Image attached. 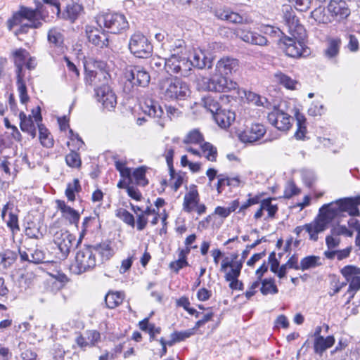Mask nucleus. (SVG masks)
I'll list each match as a JSON object with an SVG mask.
<instances>
[{"label": "nucleus", "mask_w": 360, "mask_h": 360, "mask_svg": "<svg viewBox=\"0 0 360 360\" xmlns=\"http://www.w3.org/2000/svg\"><path fill=\"white\" fill-rule=\"evenodd\" d=\"M44 6L38 4L34 9L20 6L18 11L14 12L11 18L7 20V27L11 30L14 26L21 25L15 32V35L26 34L30 28L37 29L42 22L37 20V16L44 13Z\"/></svg>", "instance_id": "obj_1"}, {"label": "nucleus", "mask_w": 360, "mask_h": 360, "mask_svg": "<svg viewBox=\"0 0 360 360\" xmlns=\"http://www.w3.org/2000/svg\"><path fill=\"white\" fill-rule=\"evenodd\" d=\"M290 36L280 39L279 46L285 54L292 58L307 57L310 54V49L302 41L305 37V30L300 24H296L295 27H289Z\"/></svg>", "instance_id": "obj_2"}, {"label": "nucleus", "mask_w": 360, "mask_h": 360, "mask_svg": "<svg viewBox=\"0 0 360 360\" xmlns=\"http://www.w3.org/2000/svg\"><path fill=\"white\" fill-rule=\"evenodd\" d=\"M124 91L131 94L139 87H146L150 81L149 72L141 65H127L124 70Z\"/></svg>", "instance_id": "obj_3"}, {"label": "nucleus", "mask_w": 360, "mask_h": 360, "mask_svg": "<svg viewBox=\"0 0 360 360\" xmlns=\"http://www.w3.org/2000/svg\"><path fill=\"white\" fill-rule=\"evenodd\" d=\"M159 86L165 99L184 100L190 93L188 84L177 77L162 79Z\"/></svg>", "instance_id": "obj_4"}, {"label": "nucleus", "mask_w": 360, "mask_h": 360, "mask_svg": "<svg viewBox=\"0 0 360 360\" xmlns=\"http://www.w3.org/2000/svg\"><path fill=\"white\" fill-rule=\"evenodd\" d=\"M204 90L215 92H228L238 89L236 82L222 75H215L211 78L203 77L199 84Z\"/></svg>", "instance_id": "obj_5"}, {"label": "nucleus", "mask_w": 360, "mask_h": 360, "mask_svg": "<svg viewBox=\"0 0 360 360\" xmlns=\"http://www.w3.org/2000/svg\"><path fill=\"white\" fill-rule=\"evenodd\" d=\"M96 265V255L93 245H84L76 253L75 273L81 274L93 269Z\"/></svg>", "instance_id": "obj_6"}, {"label": "nucleus", "mask_w": 360, "mask_h": 360, "mask_svg": "<svg viewBox=\"0 0 360 360\" xmlns=\"http://www.w3.org/2000/svg\"><path fill=\"white\" fill-rule=\"evenodd\" d=\"M128 48L133 56L139 58H148L153 52L151 43L140 32H136L130 37Z\"/></svg>", "instance_id": "obj_7"}, {"label": "nucleus", "mask_w": 360, "mask_h": 360, "mask_svg": "<svg viewBox=\"0 0 360 360\" xmlns=\"http://www.w3.org/2000/svg\"><path fill=\"white\" fill-rule=\"evenodd\" d=\"M101 26L107 29L108 32L112 34H120L129 28V22L122 13H108L100 16L97 20Z\"/></svg>", "instance_id": "obj_8"}, {"label": "nucleus", "mask_w": 360, "mask_h": 360, "mask_svg": "<svg viewBox=\"0 0 360 360\" xmlns=\"http://www.w3.org/2000/svg\"><path fill=\"white\" fill-rule=\"evenodd\" d=\"M327 11L330 13L333 22H344L350 15L351 11L345 0H330Z\"/></svg>", "instance_id": "obj_9"}, {"label": "nucleus", "mask_w": 360, "mask_h": 360, "mask_svg": "<svg viewBox=\"0 0 360 360\" xmlns=\"http://www.w3.org/2000/svg\"><path fill=\"white\" fill-rule=\"evenodd\" d=\"M97 101L104 109L112 111L117 105V96L108 84L102 83L101 86L95 89Z\"/></svg>", "instance_id": "obj_10"}, {"label": "nucleus", "mask_w": 360, "mask_h": 360, "mask_svg": "<svg viewBox=\"0 0 360 360\" xmlns=\"http://www.w3.org/2000/svg\"><path fill=\"white\" fill-rule=\"evenodd\" d=\"M75 240V237L68 231L60 230L55 233L53 242L60 250V259H65L68 257Z\"/></svg>", "instance_id": "obj_11"}, {"label": "nucleus", "mask_w": 360, "mask_h": 360, "mask_svg": "<svg viewBox=\"0 0 360 360\" xmlns=\"http://www.w3.org/2000/svg\"><path fill=\"white\" fill-rule=\"evenodd\" d=\"M267 120L269 122L280 131H286L292 126L290 120L291 116L282 110H274L268 114Z\"/></svg>", "instance_id": "obj_12"}, {"label": "nucleus", "mask_w": 360, "mask_h": 360, "mask_svg": "<svg viewBox=\"0 0 360 360\" xmlns=\"http://www.w3.org/2000/svg\"><path fill=\"white\" fill-rule=\"evenodd\" d=\"M234 34L243 41L253 45L266 46L268 44V40L264 36L243 27L235 29Z\"/></svg>", "instance_id": "obj_13"}, {"label": "nucleus", "mask_w": 360, "mask_h": 360, "mask_svg": "<svg viewBox=\"0 0 360 360\" xmlns=\"http://www.w3.org/2000/svg\"><path fill=\"white\" fill-rule=\"evenodd\" d=\"M165 65L172 72L180 73L183 76H186L192 66L190 58L188 59L183 55L179 58H168L165 61Z\"/></svg>", "instance_id": "obj_14"}, {"label": "nucleus", "mask_w": 360, "mask_h": 360, "mask_svg": "<svg viewBox=\"0 0 360 360\" xmlns=\"http://www.w3.org/2000/svg\"><path fill=\"white\" fill-rule=\"evenodd\" d=\"M86 33L89 41L94 46L101 49L108 46L109 41L108 36L104 30H102L101 25L100 28L86 26Z\"/></svg>", "instance_id": "obj_15"}, {"label": "nucleus", "mask_w": 360, "mask_h": 360, "mask_svg": "<svg viewBox=\"0 0 360 360\" xmlns=\"http://www.w3.org/2000/svg\"><path fill=\"white\" fill-rule=\"evenodd\" d=\"M32 113L37 124L39 133V140L41 145L46 148H51L53 146V140L48 129L41 123L42 121V116L40 107L38 106L36 110H32Z\"/></svg>", "instance_id": "obj_16"}, {"label": "nucleus", "mask_w": 360, "mask_h": 360, "mask_svg": "<svg viewBox=\"0 0 360 360\" xmlns=\"http://www.w3.org/2000/svg\"><path fill=\"white\" fill-rule=\"evenodd\" d=\"M266 133V128L262 124H252L240 134L239 139L244 143H253L260 139Z\"/></svg>", "instance_id": "obj_17"}, {"label": "nucleus", "mask_w": 360, "mask_h": 360, "mask_svg": "<svg viewBox=\"0 0 360 360\" xmlns=\"http://www.w3.org/2000/svg\"><path fill=\"white\" fill-rule=\"evenodd\" d=\"M101 341V333L96 330H88L84 335H79L77 337L75 342L83 350L86 347H95Z\"/></svg>", "instance_id": "obj_18"}, {"label": "nucleus", "mask_w": 360, "mask_h": 360, "mask_svg": "<svg viewBox=\"0 0 360 360\" xmlns=\"http://www.w3.org/2000/svg\"><path fill=\"white\" fill-rule=\"evenodd\" d=\"M85 82L86 84L96 88L100 87L99 83L107 84L110 75L103 70L99 71L88 70L85 68Z\"/></svg>", "instance_id": "obj_19"}, {"label": "nucleus", "mask_w": 360, "mask_h": 360, "mask_svg": "<svg viewBox=\"0 0 360 360\" xmlns=\"http://www.w3.org/2000/svg\"><path fill=\"white\" fill-rule=\"evenodd\" d=\"M215 15L221 20H226L234 24L247 23V18L243 17L238 13L233 12L229 8H219L216 10Z\"/></svg>", "instance_id": "obj_20"}, {"label": "nucleus", "mask_w": 360, "mask_h": 360, "mask_svg": "<svg viewBox=\"0 0 360 360\" xmlns=\"http://www.w3.org/2000/svg\"><path fill=\"white\" fill-rule=\"evenodd\" d=\"M199 193L197 186L194 184L190 186L189 191L185 194L184 198L183 210L186 212H191L193 207L199 202Z\"/></svg>", "instance_id": "obj_21"}, {"label": "nucleus", "mask_w": 360, "mask_h": 360, "mask_svg": "<svg viewBox=\"0 0 360 360\" xmlns=\"http://www.w3.org/2000/svg\"><path fill=\"white\" fill-rule=\"evenodd\" d=\"M339 202L342 212H346L353 217L360 215V212L357 207L359 205V197L345 198L339 199Z\"/></svg>", "instance_id": "obj_22"}, {"label": "nucleus", "mask_w": 360, "mask_h": 360, "mask_svg": "<svg viewBox=\"0 0 360 360\" xmlns=\"http://www.w3.org/2000/svg\"><path fill=\"white\" fill-rule=\"evenodd\" d=\"M238 67V60L231 58H221L216 65V69L218 73L224 76L235 72Z\"/></svg>", "instance_id": "obj_23"}, {"label": "nucleus", "mask_w": 360, "mask_h": 360, "mask_svg": "<svg viewBox=\"0 0 360 360\" xmlns=\"http://www.w3.org/2000/svg\"><path fill=\"white\" fill-rule=\"evenodd\" d=\"M28 56L29 52L22 48L15 49L12 52L11 56L13 60L14 65L16 68V76L25 75L23 67Z\"/></svg>", "instance_id": "obj_24"}, {"label": "nucleus", "mask_w": 360, "mask_h": 360, "mask_svg": "<svg viewBox=\"0 0 360 360\" xmlns=\"http://www.w3.org/2000/svg\"><path fill=\"white\" fill-rule=\"evenodd\" d=\"M20 258L21 262H27L34 264H39L44 262L45 253L43 250L34 248L32 252L20 251Z\"/></svg>", "instance_id": "obj_25"}, {"label": "nucleus", "mask_w": 360, "mask_h": 360, "mask_svg": "<svg viewBox=\"0 0 360 360\" xmlns=\"http://www.w3.org/2000/svg\"><path fill=\"white\" fill-rule=\"evenodd\" d=\"M190 60L192 66L198 69L211 68L212 66V60L207 58L201 50L194 51L190 57Z\"/></svg>", "instance_id": "obj_26"}, {"label": "nucleus", "mask_w": 360, "mask_h": 360, "mask_svg": "<svg viewBox=\"0 0 360 360\" xmlns=\"http://www.w3.org/2000/svg\"><path fill=\"white\" fill-rule=\"evenodd\" d=\"M83 6L76 2H72L66 6L65 10L62 13L61 18L73 23L79 18L83 11Z\"/></svg>", "instance_id": "obj_27"}, {"label": "nucleus", "mask_w": 360, "mask_h": 360, "mask_svg": "<svg viewBox=\"0 0 360 360\" xmlns=\"http://www.w3.org/2000/svg\"><path fill=\"white\" fill-rule=\"evenodd\" d=\"M235 117L234 112L221 108L213 115L214 120L221 128L229 127L235 120Z\"/></svg>", "instance_id": "obj_28"}, {"label": "nucleus", "mask_w": 360, "mask_h": 360, "mask_svg": "<svg viewBox=\"0 0 360 360\" xmlns=\"http://www.w3.org/2000/svg\"><path fill=\"white\" fill-rule=\"evenodd\" d=\"M335 340L333 335H328L326 338L319 337L314 339V352L322 356L323 352L330 348L335 344Z\"/></svg>", "instance_id": "obj_29"}, {"label": "nucleus", "mask_w": 360, "mask_h": 360, "mask_svg": "<svg viewBox=\"0 0 360 360\" xmlns=\"http://www.w3.org/2000/svg\"><path fill=\"white\" fill-rule=\"evenodd\" d=\"M20 127L23 132H26L34 139L37 136V130L31 115L27 117L24 112L19 113Z\"/></svg>", "instance_id": "obj_30"}, {"label": "nucleus", "mask_w": 360, "mask_h": 360, "mask_svg": "<svg viewBox=\"0 0 360 360\" xmlns=\"http://www.w3.org/2000/svg\"><path fill=\"white\" fill-rule=\"evenodd\" d=\"M143 110L146 114L153 117L161 118L165 115L162 106L153 99L146 101Z\"/></svg>", "instance_id": "obj_31"}, {"label": "nucleus", "mask_w": 360, "mask_h": 360, "mask_svg": "<svg viewBox=\"0 0 360 360\" xmlns=\"http://www.w3.org/2000/svg\"><path fill=\"white\" fill-rule=\"evenodd\" d=\"M339 200L335 202L324 205L320 209V213L323 217L333 220L335 217L342 213Z\"/></svg>", "instance_id": "obj_32"}, {"label": "nucleus", "mask_w": 360, "mask_h": 360, "mask_svg": "<svg viewBox=\"0 0 360 360\" xmlns=\"http://www.w3.org/2000/svg\"><path fill=\"white\" fill-rule=\"evenodd\" d=\"M124 297L125 295L123 292L109 291L105 296V302L106 307L109 309L116 308L122 303Z\"/></svg>", "instance_id": "obj_33"}, {"label": "nucleus", "mask_w": 360, "mask_h": 360, "mask_svg": "<svg viewBox=\"0 0 360 360\" xmlns=\"http://www.w3.org/2000/svg\"><path fill=\"white\" fill-rule=\"evenodd\" d=\"M295 118L297 122V130L294 136L297 140H304L307 131L305 116L297 110L295 113Z\"/></svg>", "instance_id": "obj_34"}, {"label": "nucleus", "mask_w": 360, "mask_h": 360, "mask_svg": "<svg viewBox=\"0 0 360 360\" xmlns=\"http://www.w3.org/2000/svg\"><path fill=\"white\" fill-rule=\"evenodd\" d=\"M310 15L311 18L314 19V20L319 24H329L333 22L330 13L326 11L325 7L321 6L311 11Z\"/></svg>", "instance_id": "obj_35"}, {"label": "nucleus", "mask_w": 360, "mask_h": 360, "mask_svg": "<svg viewBox=\"0 0 360 360\" xmlns=\"http://www.w3.org/2000/svg\"><path fill=\"white\" fill-rule=\"evenodd\" d=\"M47 40L51 47H60L63 44L64 38L58 28L53 27L48 32Z\"/></svg>", "instance_id": "obj_36"}, {"label": "nucleus", "mask_w": 360, "mask_h": 360, "mask_svg": "<svg viewBox=\"0 0 360 360\" xmlns=\"http://www.w3.org/2000/svg\"><path fill=\"white\" fill-rule=\"evenodd\" d=\"M38 4H41L44 6V13L41 16L45 15V13H49V9L51 10L52 14H56L58 17H60V3L58 0H42V2L37 1L36 6Z\"/></svg>", "instance_id": "obj_37"}, {"label": "nucleus", "mask_w": 360, "mask_h": 360, "mask_svg": "<svg viewBox=\"0 0 360 360\" xmlns=\"http://www.w3.org/2000/svg\"><path fill=\"white\" fill-rule=\"evenodd\" d=\"M186 50V43L183 39H177L169 45L170 56L169 58H179L184 55Z\"/></svg>", "instance_id": "obj_38"}, {"label": "nucleus", "mask_w": 360, "mask_h": 360, "mask_svg": "<svg viewBox=\"0 0 360 360\" xmlns=\"http://www.w3.org/2000/svg\"><path fill=\"white\" fill-rule=\"evenodd\" d=\"M95 255L98 253L103 259H109L113 255V250L110 247V241H105L96 245H93Z\"/></svg>", "instance_id": "obj_39"}, {"label": "nucleus", "mask_w": 360, "mask_h": 360, "mask_svg": "<svg viewBox=\"0 0 360 360\" xmlns=\"http://www.w3.org/2000/svg\"><path fill=\"white\" fill-rule=\"evenodd\" d=\"M262 286L260 288V292L263 295H267L269 294L275 295L278 292V289L275 284L274 278H264L260 281Z\"/></svg>", "instance_id": "obj_40"}, {"label": "nucleus", "mask_w": 360, "mask_h": 360, "mask_svg": "<svg viewBox=\"0 0 360 360\" xmlns=\"http://www.w3.org/2000/svg\"><path fill=\"white\" fill-rule=\"evenodd\" d=\"M245 96L249 103H251L257 106H262L266 108H269L271 105V103L265 97H262L252 91L245 93Z\"/></svg>", "instance_id": "obj_41"}, {"label": "nucleus", "mask_w": 360, "mask_h": 360, "mask_svg": "<svg viewBox=\"0 0 360 360\" xmlns=\"http://www.w3.org/2000/svg\"><path fill=\"white\" fill-rule=\"evenodd\" d=\"M261 31L271 37L277 41L278 44H280V39L283 37H285V34L278 28V27L271 26L269 25H265L262 26Z\"/></svg>", "instance_id": "obj_42"}, {"label": "nucleus", "mask_w": 360, "mask_h": 360, "mask_svg": "<svg viewBox=\"0 0 360 360\" xmlns=\"http://www.w3.org/2000/svg\"><path fill=\"white\" fill-rule=\"evenodd\" d=\"M146 169L147 167L146 166H141L134 170L132 176L136 185L146 186L148 184V180L146 178Z\"/></svg>", "instance_id": "obj_43"}, {"label": "nucleus", "mask_w": 360, "mask_h": 360, "mask_svg": "<svg viewBox=\"0 0 360 360\" xmlns=\"http://www.w3.org/2000/svg\"><path fill=\"white\" fill-rule=\"evenodd\" d=\"M320 257L319 256L310 255L304 257L300 261V269L302 271L321 266Z\"/></svg>", "instance_id": "obj_44"}, {"label": "nucleus", "mask_w": 360, "mask_h": 360, "mask_svg": "<svg viewBox=\"0 0 360 360\" xmlns=\"http://www.w3.org/2000/svg\"><path fill=\"white\" fill-rule=\"evenodd\" d=\"M18 255L11 250H6L0 253V264L5 268L11 266L16 260Z\"/></svg>", "instance_id": "obj_45"}, {"label": "nucleus", "mask_w": 360, "mask_h": 360, "mask_svg": "<svg viewBox=\"0 0 360 360\" xmlns=\"http://www.w3.org/2000/svg\"><path fill=\"white\" fill-rule=\"evenodd\" d=\"M202 105L212 115H214L221 108L218 101L211 96H205L202 100Z\"/></svg>", "instance_id": "obj_46"}, {"label": "nucleus", "mask_w": 360, "mask_h": 360, "mask_svg": "<svg viewBox=\"0 0 360 360\" xmlns=\"http://www.w3.org/2000/svg\"><path fill=\"white\" fill-rule=\"evenodd\" d=\"M81 189L79 181L77 179H74L72 183H68L65 192L68 200L74 201L75 200V193H79Z\"/></svg>", "instance_id": "obj_47"}, {"label": "nucleus", "mask_w": 360, "mask_h": 360, "mask_svg": "<svg viewBox=\"0 0 360 360\" xmlns=\"http://www.w3.org/2000/svg\"><path fill=\"white\" fill-rule=\"evenodd\" d=\"M25 75L16 76V84L19 91L20 100L22 103H26L29 101V96L27 93V86L24 82Z\"/></svg>", "instance_id": "obj_48"}, {"label": "nucleus", "mask_w": 360, "mask_h": 360, "mask_svg": "<svg viewBox=\"0 0 360 360\" xmlns=\"http://www.w3.org/2000/svg\"><path fill=\"white\" fill-rule=\"evenodd\" d=\"M275 77L279 82V83L283 85L285 88L291 90L296 89V84H297V82L296 80L292 79L289 76L282 72H279L276 73L275 75Z\"/></svg>", "instance_id": "obj_49"}, {"label": "nucleus", "mask_w": 360, "mask_h": 360, "mask_svg": "<svg viewBox=\"0 0 360 360\" xmlns=\"http://www.w3.org/2000/svg\"><path fill=\"white\" fill-rule=\"evenodd\" d=\"M275 200L273 198H268L261 201L262 209L266 210L268 212V217L270 218L274 217L276 213L278 211V207L276 205H273L271 201Z\"/></svg>", "instance_id": "obj_50"}, {"label": "nucleus", "mask_w": 360, "mask_h": 360, "mask_svg": "<svg viewBox=\"0 0 360 360\" xmlns=\"http://www.w3.org/2000/svg\"><path fill=\"white\" fill-rule=\"evenodd\" d=\"M202 141L203 136L198 129L191 131L184 140V143L199 144Z\"/></svg>", "instance_id": "obj_51"}, {"label": "nucleus", "mask_w": 360, "mask_h": 360, "mask_svg": "<svg viewBox=\"0 0 360 360\" xmlns=\"http://www.w3.org/2000/svg\"><path fill=\"white\" fill-rule=\"evenodd\" d=\"M65 162L69 167L74 168L79 167L82 164L79 154L73 150L65 156Z\"/></svg>", "instance_id": "obj_52"}, {"label": "nucleus", "mask_w": 360, "mask_h": 360, "mask_svg": "<svg viewBox=\"0 0 360 360\" xmlns=\"http://www.w3.org/2000/svg\"><path fill=\"white\" fill-rule=\"evenodd\" d=\"M340 44V39H333L329 41L328 46L325 51V54L328 58H333L338 55Z\"/></svg>", "instance_id": "obj_53"}, {"label": "nucleus", "mask_w": 360, "mask_h": 360, "mask_svg": "<svg viewBox=\"0 0 360 360\" xmlns=\"http://www.w3.org/2000/svg\"><path fill=\"white\" fill-rule=\"evenodd\" d=\"M63 216L68 220L70 224L76 226H77L80 219L79 213L71 207H70L65 213H63Z\"/></svg>", "instance_id": "obj_54"}, {"label": "nucleus", "mask_w": 360, "mask_h": 360, "mask_svg": "<svg viewBox=\"0 0 360 360\" xmlns=\"http://www.w3.org/2000/svg\"><path fill=\"white\" fill-rule=\"evenodd\" d=\"M349 285L347 290V292L350 293L349 299L354 297L355 293L360 289V276H354L349 280Z\"/></svg>", "instance_id": "obj_55"}, {"label": "nucleus", "mask_w": 360, "mask_h": 360, "mask_svg": "<svg viewBox=\"0 0 360 360\" xmlns=\"http://www.w3.org/2000/svg\"><path fill=\"white\" fill-rule=\"evenodd\" d=\"M201 148L203 152H208L206 155V158L208 160L212 162L216 161L217 151L215 147L209 142H205L201 145Z\"/></svg>", "instance_id": "obj_56"}, {"label": "nucleus", "mask_w": 360, "mask_h": 360, "mask_svg": "<svg viewBox=\"0 0 360 360\" xmlns=\"http://www.w3.org/2000/svg\"><path fill=\"white\" fill-rule=\"evenodd\" d=\"M341 274L344 277H345L347 281H349L352 277L360 274V268L352 265H347L341 269Z\"/></svg>", "instance_id": "obj_57"}, {"label": "nucleus", "mask_w": 360, "mask_h": 360, "mask_svg": "<svg viewBox=\"0 0 360 360\" xmlns=\"http://www.w3.org/2000/svg\"><path fill=\"white\" fill-rule=\"evenodd\" d=\"M117 216L120 218L124 223L131 226V227H134L135 226V219L134 217L132 214H131L129 211L124 209H120Z\"/></svg>", "instance_id": "obj_58"}, {"label": "nucleus", "mask_w": 360, "mask_h": 360, "mask_svg": "<svg viewBox=\"0 0 360 360\" xmlns=\"http://www.w3.org/2000/svg\"><path fill=\"white\" fill-rule=\"evenodd\" d=\"M268 271V265L264 262L257 270L256 274L257 275V280L253 282L251 285L252 289H256L260 285V281H262V277Z\"/></svg>", "instance_id": "obj_59"}, {"label": "nucleus", "mask_w": 360, "mask_h": 360, "mask_svg": "<svg viewBox=\"0 0 360 360\" xmlns=\"http://www.w3.org/2000/svg\"><path fill=\"white\" fill-rule=\"evenodd\" d=\"M8 227L14 233L20 230L18 225V215L13 212H10L8 214V219L6 222Z\"/></svg>", "instance_id": "obj_60"}, {"label": "nucleus", "mask_w": 360, "mask_h": 360, "mask_svg": "<svg viewBox=\"0 0 360 360\" xmlns=\"http://www.w3.org/2000/svg\"><path fill=\"white\" fill-rule=\"evenodd\" d=\"M300 192V190L296 186L293 181L288 182L285 191L284 198H290L293 195H297Z\"/></svg>", "instance_id": "obj_61"}, {"label": "nucleus", "mask_w": 360, "mask_h": 360, "mask_svg": "<svg viewBox=\"0 0 360 360\" xmlns=\"http://www.w3.org/2000/svg\"><path fill=\"white\" fill-rule=\"evenodd\" d=\"M173 333V336L175 337L177 342L185 340L195 334V329H188L184 331H175Z\"/></svg>", "instance_id": "obj_62"}, {"label": "nucleus", "mask_w": 360, "mask_h": 360, "mask_svg": "<svg viewBox=\"0 0 360 360\" xmlns=\"http://www.w3.org/2000/svg\"><path fill=\"white\" fill-rule=\"evenodd\" d=\"M300 11H306L310 6L311 0H288Z\"/></svg>", "instance_id": "obj_63"}, {"label": "nucleus", "mask_w": 360, "mask_h": 360, "mask_svg": "<svg viewBox=\"0 0 360 360\" xmlns=\"http://www.w3.org/2000/svg\"><path fill=\"white\" fill-rule=\"evenodd\" d=\"M25 236L27 237L25 240H30L34 238L38 239L42 237V234L40 233L39 229L37 228L27 227L25 229Z\"/></svg>", "instance_id": "obj_64"}]
</instances>
